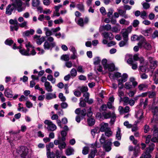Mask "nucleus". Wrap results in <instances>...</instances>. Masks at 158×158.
Returning <instances> with one entry per match:
<instances>
[{"mask_svg":"<svg viewBox=\"0 0 158 158\" xmlns=\"http://www.w3.org/2000/svg\"><path fill=\"white\" fill-rule=\"evenodd\" d=\"M40 35H35L34 36V39L36 40V42L37 44L39 45H41L45 39V38L44 36H42L40 38Z\"/></svg>","mask_w":158,"mask_h":158,"instance_id":"obj_9","label":"nucleus"},{"mask_svg":"<svg viewBox=\"0 0 158 158\" xmlns=\"http://www.w3.org/2000/svg\"><path fill=\"white\" fill-rule=\"evenodd\" d=\"M14 43V41L10 38L7 39L5 41V44L6 45L9 46L11 45Z\"/></svg>","mask_w":158,"mask_h":158,"instance_id":"obj_46","label":"nucleus"},{"mask_svg":"<svg viewBox=\"0 0 158 158\" xmlns=\"http://www.w3.org/2000/svg\"><path fill=\"white\" fill-rule=\"evenodd\" d=\"M107 60L106 59H103L102 61V64L103 65L105 69H106L107 66L108 64H107Z\"/></svg>","mask_w":158,"mask_h":158,"instance_id":"obj_51","label":"nucleus"},{"mask_svg":"<svg viewBox=\"0 0 158 158\" xmlns=\"http://www.w3.org/2000/svg\"><path fill=\"white\" fill-rule=\"evenodd\" d=\"M103 37L106 39H109V40H112L114 38V35L110 32H105L102 34Z\"/></svg>","mask_w":158,"mask_h":158,"instance_id":"obj_12","label":"nucleus"},{"mask_svg":"<svg viewBox=\"0 0 158 158\" xmlns=\"http://www.w3.org/2000/svg\"><path fill=\"white\" fill-rule=\"evenodd\" d=\"M102 115L105 119H108L111 118V120L114 121L116 118V116L114 114H112L110 112H104L102 113Z\"/></svg>","mask_w":158,"mask_h":158,"instance_id":"obj_4","label":"nucleus"},{"mask_svg":"<svg viewBox=\"0 0 158 158\" xmlns=\"http://www.w3.org/2000/svg\"><path fill=\"white\" fill-rule=\"evenodd\" d=\"M121 33L123 37V40L128 41L129 39L128 34L124 32L123 30L122 31Z\"/></svg>","mask_w":158,"mask_h":158,"instance_id":"obj_35","label":"nucleus"},{"mask_svg":"<svg viewBox=\"0 0 158 158\" xmlns=\"http://www.w3.org/2000/svg\"><path fill=\"white\" fill-rule=\"evenodd\" d=\"M19 50V52L22 55L26 56H30V54L29 53L30 50L29 48H28L26 50L24 49H21V48Z\"/></svg>","mask_w":158,"mask_h":158,"instance_id":"obj_25","label":"nucleus"},{"mask_svg":"<svg viewBox=\"0 0 158 158\" xmlns=\"http://www.w3.org/2000/svg\"><path fill=\"white\" fill-rule=\"evenodd\" d=\"M106 69H108L109 71H113L114 70L115 66L113 64H108Z\"/></svg>","mask_w":158,"mask_h":158,"instance_id":"obj_33","label":"nucleus"},{"mask_svg":"<svg viewBox=\"0 0 158 158\" xmlns=\"http://www.w3.org/2000/svg\"><path fill=\"white\" fill-rule=\"evenodd\" d=\"M151 155L150 153L145 151L143 154L140 158H151Z\"/></svg>","mask_w":158,"mask_h":158,"instance_id":"obj_40","label":"nucleus"},{"mask_svg":"<svg viewBox=\"0 0 158 158\" xmlns=\"http://www.w3.org/2000/svg\"><path fill=\"white\" fill-rule=\"evenodd\" d=\"M133 86L131 82H127L125 83L124 88L127 89H130L132 88Z\"/></svg>","mask_w":158,"mask_h":158,"instance_id":"obj_34","label":"nucleus"},{"mask_svg":"<svg viewBox=\"0 0 158 158\" xmlns=\"http://www.w3.org/2000/svg\"><path fill=\"white\" fill-rule=\"evenodd\" d=\"M109 128L108 127V123H101L100 131L101 132H104Z\"/></svg>","mask_w":158,"mask_h":158,"instance_id":"obj_19","label":"nucleus"},{"mask_svg":"<svg viewBox=\"0 0 158 158\" xmlns=\"http://www.w3.org/2000/svg\"><path fill=\"white\" fill-rule=\"evenodd\" d=\"M47 156L48 158H54L55 155L53 152H47Z\"/></svg>","mask_w":158,"mask_h":158,"instance_id":"obj_53","label":"nucleus"},{"mask_svg":"<svg viewBox=\"0 0 158 158\" xmlns=\"http://www.w3.org/2000/svg\"><path fill=\"white\" fill-rule=\"evenodd\" d=\"M44 31H45V35L47 36H49L52 35V31L47 27L44 28Z\"/></svg>","mask_w":158,"mask_h":158,"instance_id":"obj_31","label":"nucleus"},{"mask_svg":"<svg viewBox=\"0 0 158 158\" xmlns=\"http://www.w3.org/2000/svg\"><path fill=\"white\" fill-rule=\"evenodd\" d=\"M104 132H105V135L108 136V137H110L112 133L110 128Z\"/></svg>","mask_w":158,"mask_h":158,"instance_id":"obj_61","label":"nucleus"},{"mask_svg":"<svg viewBox=\"0 0 158 158\" xmlns=\"http://www.w3.org/2000/svg\"><path fill=\"white\" fill-rule=\"evenodd\" d=\"M89 148L87 146L83 148L82 153L83 155H85L88 153Z\"/></svg>","mask_w":158,"mask_h":158,"instance_id":"obj_52","label":"nucleus"},{"mask_svg":"<svg viewBox=\"0 0 158 158\" xmlns=\"http://www.w3.org/2000/svg\"><path fill=\"white\" fill-rule=\"evenodd\" d=\"M118 11L120 16H122L125 19H127L128 18V15L126 14V10L119 9H118Z\"/></svg>","mask_w":158,"mask_h":158,"instance_id":"obj_23","label":"nucleus"},{"mask_svg":"<svg viewBox=\"0 0 158 158\" xmlns=\"http://www.w3.org/2000/svg\"><path fill=\"white\" fill-rule=\"evenodd\" d=\"M27 22L26 21H24L22 23L19 24V26L21 27H24L26 29L27 28Z\"/></svg>","mask_w":158,"mask_h":158,"instance_id":"obj_48","label":"nucleus"},{"mask_svg":"<svg viewBox=\"0 0 158 158\" xmlns=\"http://www.w3.org/2000/svg\"><path fill=\"white\" fill-rule=\"evenodd\" d=\"M151 29L150 28L149 29L143 31H142V33L145 36H148L150 34V31H151Z\"/></svg>","mask_w":158,"mask_h":158,"instance_id":"obj_45","label":"nucleus"},{"mask_svg":"<svg viewBox=\"0 0 158 158\" xmlns=\"http://www.w3.org/2000/svg\"><path fill=\"white\" fill-rule=\"evenodd\" d=\"M139 23V22L138 20L137 19L134 20L133 22V26L134 27H137Z\"/></svg>","mask_w":158,"mask_h":158,"instance_id":"obj_62","label":"nucleus"},{"mask_svg":"<svg viewBox=\"0 0 158 158\" xmlns=\"http://www.w3.org/2000/svg\"><path fill=\"white\" fill-rule=\"evenodd\" d=\"M143 42L142 43H139L138 44V45L139 47H141L142 45H143L145 49L147 50H150L151 48V46L150 44L147 42L144 38V39L142 40Z\"/></svg>","mask_w":158,"mask_h":158,"instance_id":"obj_7","label":"nucleus"},{"mask_svg":"<svg viewBox=\"0 0 158 158\" xmlns=\"http://www.w3.org/2000/svg\"><path fill=\"white\" fill-rule=\"evenodd\" d=\"M35 32L34 30L33 29H30L29 30H27L23 33V36H28L30 35H33Z\"/></svg>","mask_w":158,"mask_h":158,"instance_id":"obj_22","label":"nucleus"},{"mask_svg":"<svg viewBox=\"0 0 158 158\" xmlns=\"http://www.w3.org/2000/svg\"><path fill=\"white\" fill-rule=\"evenodd\" d=\"M148 87V85L145 84H140L138 86V89L139 90L141 91L146 90Z\"/></svg>","mask_w":158,"mask_h":158,"instance_id":"obj_21","label":"nucleus"},{"mask_svg":"<svg viewBox=\"0 0 158 158\" xmlns=\"http://www.w3.org/2000/svg\"><path fill=\"white\" fill-rule=\"evenodd\" d=\"M46 98L47 100H50L56 98V96L55 94L52 93H48L46 94Z\"/></svg>","mask_w":158,"mask_h":158,"instance_id":"obj_27","label":"nucleus"},{"mask_svg":"<svg viewBox=\"0 0 158 158\" xmlns=\"http://www.w3.org/2000/svg\"><path fill=\"white\" fill-rule=\"evenodd\" d=\"M55 145H58V147L61 151L64 149L66 147V144L65 142H62L60 140H55L54 142Z\"/></svg>","mask_w":158,"mask_h":158,"instance_id":"obj_5","label":"nucleus"},{"mask_svg":"<svg viewBox=\"0 0 158 158\" xmlns=\"http://www.w3.org/2000/svg\"><path fill=\"white\" fill-rule=\"evenodd\" d=\"M127 63L132 66V68L133 69H136L137 68V63L133 61L132 58H129L127 60Z\"/></svg>","mask_w":158,"mask_h":158,"instance_id":"obj_13","label":"nucleus"},{"mask_svg":"<svg viewBox=\"0 0 158 158\" xmlns=\"http://www.w3.org/2000/svg\"><path fill=\"white\" fill-rule=\"evenodd\" d=\"M44 123L47 126V128L48 131H53L56 129V125L50 120H46Z\"/></svg>","mask_w":158,"mask_h":158,"instance_id":"obj_3","label":"nucleus"},{"mask_svg":"<svg viewBox=\"0 0 158 158\" xmlns=\"http://www.w3.org/2000/svg\"><path fill=\"white\" fill-rule=\"evenodd\" d=\"M143 39H144V37L140 35L139 36H138L136 35H133L131 38V40L132 41L139 40Z\"/></svg>","mask_w":158,"mask_h":158,"instance_id":"obj_26","label":"nucleus"},{"mask_svg":"<svg viewBox=\"0 0 158 158\" xmlns=\"http://www.w3.org/2000/svg\"><path fill=\"white\" fill-rule=\"evenodd\" d=\"M106 139L105 137V135L104 134H102L101 138L100 139V141L101 144H103L105 143L106 141Z\"/></svg>","mask_w":158,"mask_h":158,"instance_id":"obj_56","label":"nucleus"},{"mask_svg":"<svg viewBox=\"0 0 158 158\" xmlns=\"http://www.w3.org/2000/svg\"><path fill=\"white\" fill-rule=\"evenodd\" d=\"M157 37H158V30H155L152 34L151 38L152 39H154Z\"/></svg>","mask_w":158,"mask_h":158,"instance_id":"obj_54","label":"nucleus"},{"mask_svg":"<svg viewBox=\"0 0 158 158\" xmlns=\"http://www.w3.org/2000/svg\"><path fill=\"white\" fill-rule=\"evenodd\" d=\"M97 152L96 148H94L91 150V152L88 156V158H94Z\"/></svg>","mask_w":158,"mask_h":158,"instance_id":"obj_30","label":"nucleus"},{"mask_svg":"<svg viewBox=\"0 0 158 158\" xmlns=\"http://www.w3.org/2000/svg\"><path fill=\"white\" fill-rule=\"evenodd\" d=\"M151 63L150 68L151 69H155L157 66V62L155 61H152L150 62Z\"/></svg>","mask_w":158,"mask_h":158,"instance_id":"obj_57","label":"nucleus"},{"mask_svg":"<svg viewBox=\"0 0 158 158\" xmlns=\"http://www.w3.org/2000/svg\"><path fill=\"white\" fill-rule=\"evenodd\" d=\"M61 60L65 61H68L69 60V55H64L61 57Z\"/></svg>","mask_w":158,"mask_h":158,"instance_id":"obj_44","label":"nucleus"},{"mask_svg":"<svg viewBox=\"0 0 158 158\" xmlns=\"http://www.w3.org/2000/svg\"><path fill=\"white\" fill-rule=\"evenodd\" d=\"M76 23L80 26L83 27L84 25V21L82 18H79L77 20V19H75Z\"/></svg>","mask_w":158,"mask_h":158,"instance_id":"obj_39","label":"nucleus"},{"mask_svg":"<svg viewBox=\"0 0 158 158\" xmlns=\"http://www.w3.org/2000/svg\"><path fill=\"white\" fill-rule=\"evenodd\" d=\"M132 29V27L131 26H130L128 27L127 29H123L122 30L124 32L127 33L129 34V33H130Z\"/></svg>","mask_w":158,"mask_h":158,"instance_id":"obj_60","label":"nucleus"},{"mask_svg":"<svg viewBox=\"0 0 158 158\" xmlns=\"http://www.w3.org/2000/svg\"><path fill=\"white\" fill-rule=\"evenodd\" d=\"M112 143L110 141L106 140L103 145V148L106 152H109L111 149Z\"/></svg>","mask_w":158,"mask_h":158,"instance_id":"obj_8","label":"nucleus"},{"mask_svg":"<svg viewBox=\"0 0 158 158\" xmlns=\"http://www.w3.org/2000/svg\"><path fill=\"white\" fill-rule=\"evenodd\" d=\"M74 149L71 147H69L66 149L65 151V154L67 156H70L74 154Z\"/></svg>","mask_w":158,"mask_h":158,"instance_id":"obj_24","label":"nucleus"},{"mask_svg":"<svg viewBox=\"0 0 158 158\" xmlns=\"http://www.w3.org/2000/svg\"><path fill=\"white\" fill-rule=\"evenodd\" d=\"M63 22V20L61 17H60L59 19L54 21V23L55 24H60L62 23Z\"/></svg>","mask_w":158,"mask_h":158,"instance_id":"obj_59","label":"nucleus"},{"mask_svg":"<svg viewBox=\"0 0 158 158\" xmlns=\"http://www.w3.org/2000/svg\"><path fill=\"white\" fill-rule=\"evenodd\" d=\"M87 122L89 126H91L94 124L95 121L94 118H89L87 119Z\"/></svg>","mask_w":158,"mask_h":158,"instance_id":"obj_42","label":"nucleus"},{"mask_svg":"<svg viewBox=\"0 0 158 158\" xmlns=\"http://www.w3.org/2000/svg\"><path fill=\"white\" fill-rule=\"evenodd\" d=\"M119 23L121 24L128 25L130 23L129 21H127L124 19H122L119 21Z\"/></svg>","mask_w":158,"mask_h":158,"instance_id":"obj_41","label":"nucleus"},{"mask_svg":"<svg viewBox=\"0 0 158 158\" xmlns=\"http://www.w3.org/2000/svg\"><path fill=\"white\" fill-rule=\"evenodd\" d=\"M10 140H17L21 138V136L19 134L15 133H10Z\"/></svg>","mask_w":158,"mask_h":158,"instance_id":"obj_15","label":"nucleus"},{"mask_svg":"<svg viewBox=\"0 0 158 158\" xmlns=\"http://www.w3.org/2000/svg\"><path fill=\"white\" fill-rule=\"evenodd\" d=\"M129 98L128 97H124L123 98V105L126 106L128 104Z\"/></svg>","mask_w":158,"mask_h":158,"instance_id":"obj_49","label":"nucleus"},{"mask_svg":"<svg viewBox=\"0 0 158 158\" xmlns=\"http://www.w3.org/2000/svg\"><path fill=\"white\" fill-rule=\"evenodd\" d=\"M70 75L72 76L73 77H76L77 74L76 69L74 68L72 69L70 71Z\"/></svg>","mask_w":158,"mask_h":158,"instance_id":"obj_55","label":"nucleus"},{"mask_svg":"<svg viewBox=\"0 0 158 158\" xmlns=\"http://www.w3.org/2000/svg\"><path fill=\"white\" fill-rule=\"evenodd\" d=\"M80 102L79 105L80 106L85 107L86 105V103L84 101L83 98H80Z\"/></svg>","mask_w":158,"mask_h":158,"instance_id":"obj_43","label":"nucleus"},{"mask_svg":"<svg viewBox=\"0 0 158 158\" xmlns=\"http://www.w3.org/2000/svg\"><path fill=\"white\" fill-rule=\"evenodd\" d=\"M147 14L146 11H143L141 12L140 17L143 19H145L147 17Z\"/></svg>","mask_w":158,"mask_h":158,"instance_id":"obj_63","label":"nucleus"},{"mask_svg":"<svg viewBox=\"0 0 158 158\" xmlns=\"http://www.w3.org/2000/svg\"><path fill=\"white\" fill-rule=\"evenodd\" d=\"M109 76L111 79H114L116 78H119L121 77V74L119 72H116L114 73H110Z\"/></svg>","mask_w":158,"mask_h":158,"instance_id":"obj_20","label":"nucleus"},{"mask_svg":"<svg viewBox=\"0 0 158 158\" xmlns=\"http://www.w3.org/2000/svg\"><path fill=\"white\" fill-rule=\"evenodd\" d=\"M121 129L118 127V130L116 131V138L118 140H120L121 139Z\"/></svg>","mask_w":158,"mask_h":158,"instance_id":"obj_36","label":"nucleus"},{"mask_svg":"<svg viewBox=\"0 0 158 158\" xmlns=\"http://www.w3.org/2000/svg\"><path fill=\"white\" fill-rule=\"evenodd\" d=\"M155 144L152 143L150 144L148 147L146 149V152L150 153V152L152 151L154 149Z\"/></svg>","mask_w":158,"mask_h":158,"instance_id":"obj_29","label":"nucleus"},{"mask_svg":"<svg viewBox=\"0 0 158 158\" xmlns=\"http://www.w3.org/2000/svg\"><path fill=\"white\" fill-rule=\"evenodd\" d=\"M111 26L109 24H107L105 26H103L100 28V31L106 30L107 31L111 30Z\"/></svg>","mask_w":158,"mask_h":158,"instance_id":"obj_28","label":"nucleus"},{"mask_svg":"<svg viewBox=\"0 0 158 158\" xmlns=\"http://www.w3.org/2000/svg\"><path fill=\"white\" fill-rule=\"evenodd\" d=\"M130 82L132 84V85L134 88L138 84L137 82L135 81V79L133 77H131L130 78Z\"/></svg>","mask_w":158,"mask_h":158,"instance_id":"obj_50","label":"nucleus"},{"mask_svg":"<svg viewBox=\"0 0 158 158\" xmlns=\"http://www.w3.org/2000/svg\"><path fill=\"white\" fill-rule=\"evenodd\" d=\"M98 130V127H95L94 129L91 130V132L93 138H94L96 133H97Z\"/></svg>","mask_w":158,"mask_h":158,"instance_id":"obj_58","label":"nucleus"},{"mask_svg":"<svg viewBox=\"0 0 158 158\" xmlns=\"http://www.w3.org/2000/svg\"><path fill=\"white\" fill-rule=\"evenodd\" d=\"M140 64L139 68L140 70L142 72H145L146 71V68L145 65L147 63L145 62L143 58L140 59Z\"/></svg>","mask_w":158,"mask_h":158,"instance_id":"obj_10","label":"nucleus"},{"mask_svg":"<svg viewBox=\"0 0 158 158\" xmlns=\"http://www.w3.org/2000/svg\"><path fill=\"white\" fill-rule=\"evenodd\" d=\"M55 42L49 43L47 41H46L44 43V47L45 50H49L51 48V50L52 48L56 46Z\"/></svg>","mask_w":158,"mask_h":158,"instance_id":"obj_6","label":"nucleus"},{"mask_svg":"<svg viewBox=\"0 0 158 158\" xmlns=\"http://www.w3.org/2000/svg\"><path fill=\"white\" fill-rule=\"evenodd\" d=\"M101 61V59L98 57L95 58L94 59V63L95 65H98L99 64Z\"/></svg>","mask_w":158,"mask_h":158,"instance_id":"obj_47","label":"nucleus"},{"mask_svg":"<svg viewBox=\"0 0 158 158\" xmlns=\"http://www.w3.org/2000/svg\"><path fill=\"white\" fill-rule=\"evenodd\" d=\"M143 110L141 109H140L136 112L135 117L138 120H141L143 117Z\"/></svg>","mask_w":158,"mask_h":158,"instance_id":"obj_17","label":"nucleus"},{"mask_svg":"<svg viewBox=\"0 0 158 158\" xmlns=\"http://www.w3.org/2000/svg\"><path fill=\"white\" fill-rule=\"evenodd\" d=\"M44 86L46 90L48 92H51L53 91L52 86L50 83L48 81H45L44 83Z\"/></svg>","mask_w":158,"mask_h":158,"instance_id":"obj_18","label":"nucleus"},{"mask_svg":"<svg viewBox=\"0 0 158 158\" xmlns=\"http://www.w3.org/2000/svg\"><path fill=\"white\" fill-rule=\"evenodd\" d=\"M78 9L80 11H84V6L82 4H79L77 5Z\"/></svg>","mask_w":158,"mask_h":158,"instance_id":"obj_64","label":"nucleus"},{"mask_svg":"<svg viewBox=\"0 0 158 158\" xmlns=\"http://www.w3.org/2000/svg\"><path fill=\"white\" fill-rule=\"evenodd\" d=\"M12 5L19 12L24 10L26 9L25 6H23V2L20 0H17L15 2L12 3Z\"/></svg>","mask_w":158,"mask_h":158,"instance_id":"obj_2","label":"nucleus"},{"mask_svg":"<svg viewBox=\"0 0 158 158\" xmlns=\"http://www.w3.org/2000/svg\"><path fill=\"white\" fill-rule=\"evenodd\" d=\"M40 4V0H32L31 4L32 6L35 7H37Z\"/></svg>","mask_w":158,"mask_h":158,"instance_id":"obj_32","label":"nucleus"},{"mask_svg":"<svg viewBox=\"0 0 158 158\" xmlns=\"http://www.w3.org/2000/svg\"><path fill=\"white\" fill-rule=\"evenodd\" d=\"M47 78L48 80L51 81L52 83L55 84V83L56 79L53 77L52 75L51 74L48 75L47 76Z\"/></svg>","mask_w":158,"mask_h":158,"instance_id":"obj_38","label":"nucleus"},{"mask_svg":"<svg viewBox=\"0 0 158 158\" xmlns=\"http://www.w3.org/2000/svg\"><path fill=\"white\" fill-rule=\"evenodd\" d=\"M151 141L154 142H158V130L155 129L153 131V137Z\"/></svg>","mask_w":158,"mask_h":158,"instance_id":"obj_14","label":"nucleus"},{"mask_svg":"<svg viewBox=\"0 0 158 158\" xmlns=\"http://www.w3.org/2000/svg\"><path fill=\"white\" fill-rule=\"evenodd\" d=\"M14 8L15 7L13 6L12 4L8 5L6 8V14L8 15H11Z\"/></svg>","mask_w":158,"mask_h":158,"instance_id":"obj_11","label":"nucleus"},{"mask_svg":"<svg viewBox=\"0 0 158 158\" xmlns=\"http://www.w3.org/2000/svg\"><path fill=\"white\" fill-rule=\"evenodd\" d=\"M4 94L5 96L8 98H11L13 96L12 91L8 88H7L5 89Z\"/></svg>","mask_w":158,"mask_h":158,"instance_id":"obj_16","label":"nucleus"},{"mask_svg":"<svg viewBox=\"0 0 158 158\" xmlns=\"http://www.w3.org/2000/svg\"><path fill=\"white\" fill-rule=\"evenodd\" d=\"M28 149L25 146H21L16 150V156L18 158H27L28 153Z\"/></svg>","mask_w":158,"mask_h":158,"instance_id":"obj_1","label":"nucleus"},{"mask_svg":"<svg viewBox=\"0 0 158 158\" xmlns=\"http://www.w3.org/2000/svg\"><path fill=\"white\" fill-rule=\"evenodd\" d=\"M128 41L123 40L121 41L119 43V46L120 47H122L124 46L128 45Z\"/></svg>","mask_w":158,"mask_h":158,"instance_id":"obj_37","label":"nucleus"}]
</instances>
